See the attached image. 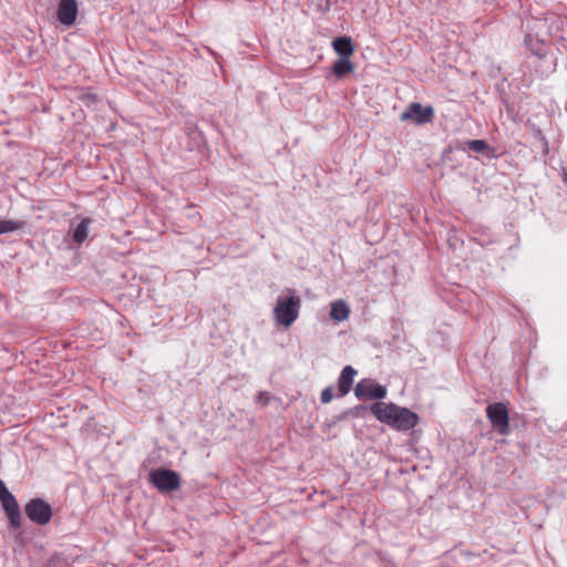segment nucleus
Wrapping results in <instances>:
<instances>
[{
  "mask_svg": "<svg viewBox=\"0 0 567 567\" xmlns=\"http://www.w3.org/2000/svg\"><path fill=\"white\" fill-rule=\"evenodd\" d=\"M91 224L90 218H84L82 221L76 226V228L73 231V239L81 244L87 238L89 234V226Z\"/></svg>",
  "mask_w": 567,
  "mask_h": 567,
  "instance_id": "13",
  "label": "nucleus"
},
{
  "mask_svg": "<svg viewBox=\"0 0 567 567\" xmlns=\"http://www.w3.org/2000/svg\"><path fill=\"white\" fill-rule=\"evenodd\" d=\"M10 494L9 489L7 488L6 484L0 480V498Z\"/></svg>",
  "mask_w": 567,
  "mask_h": 567,
  "instance_id": "20",
  "label": "nucleus"
},
{
  "mask_svg": "<svg viewBox=\"0 0 567 567\" xmlns=\"http://www.w3.org/2000/svg\"><path fill=\"white\" fill-rule=\"evenodd\" d=\"M354 393L359 399L381 400L385 398L386 389L381 384L362 380L355 385Z\"/></svg>",
  "mask_w": 567,
  "mask_h": 567,
  "instance_id": "7",
  "label": "nucleus"
},
{
  "mask_svg": "<svg viewBox=\"0 0 567 567\" xmlns=\"http://www.w3.org/2000/svg\"><path fill=\"white\" fill-rule=\"evenodd\" d=\"M27 516L39 525L50 522L52 516L51 506L41 498L31 499L25 506Z\"/></svg>",
  "mask_w": 567,
  "mask_h": 567,
  "instance_id": "6",
  "label": "nucleus"
},
{
  "mask_svg": "<svg viewBox=\"0 0 567 567\" xmlns=\"http://www.w3.org/2000/svg\"><path fill=\"white\" fill-rule=\"evenodd\" d=\"M467 146L477 153L484 152L487 148V144L483 140L468 141Z\"/></svg>",
  "mask_w": 567,
  "mask_h": 567,
  "instance_id": "16",
  "label": "nucleus"
},
{
  "mask_svg": "<svg viewBox=\"0 0 567 567\" xmlns=\"http://www.w3.org/2000/svg\"><path fill=\"white\" fill-rule=\"evenodd\" d=\"M332 70L338 78H342L346 74L351 73L354 70V66L349 58H340L334 62Z\"/></svg>",
  "mask_w": 567,
  "mask_h": 567,
  "instance_id": "12",
  "label": "nucleus"
},
{
  "mask_svg": "<svg viewBox=\"0 0 567 567\" xmlns=\"http://www.w3.org/2000/svg\"><path fill=\"white\" fill-rule=\"evenodd\" d=\"M23 227V223L19 220H0V235L13 233Z\"/></svg>",
  "mask_w": 567,
  "mask_h": 567,
  "instance_id": "14",
  "label": "nucleus"
},
{
  "mask_svg": "<svg viewBox=\"0 0 567 567\" xmlns=\"http://www.w3.org/2000/svg\"><path fill=\"white\" fill-rule=\"evenodd\" d=\"M330 318L336 322H343L350 317V308L348 303L342 300H336L330 305Z\"/></svg>",
  "mask_w": 567,
  "mask_h": 567,
  "instance_id": "10",
  "label": "nucleus"
},
{
  "mask_svg": "<svg viewBox=\"0 0 567 567\" xmlns=\"http://www.w3.org/2000/svg\"><path fill=\"white\" fill-rule=\"evenodd\" d=\"M0 501L6 514L19 511L18 502L11 493L1 497Z\"/></svg>",
  "mask_w": 567,
  "mask_h": 567,
  "instance_id": "15",
  "label": "nucleus"
},
{
  "mask_svg": "<svg viewBox=\"0 0 567 567\" xmlns=\"http://www.w3.org/2000/svg\"><path fill=\"white\" fill-rule=\"evenodd\" d=\"M486 414L493 427L502 435L509 432V417L507 406L502 403H493L486 408Z\"/></svg>",
  "mask_w": 567,
  "mask_h": 567,
  "instance_id": "4",
  "label": "nucleus"
},
{
  "mask_svg": "<svg viewBox=\"0 0 567 567\" xmlns=\"http://www.w3.org/2000/svg\"><path fill=\"white\" fill-rule=\"evenodd\" d=\"M333 398V390L331 386H327L322 390L320 400L322 403H329Z\"/></svg>",
  "mask_w": 567,
  "mask_h": 567,
  "instance_id": "17",
  "label": "nucleus"
},
{
  "mask_svg": "<svg viewBox=\"0 0 567 567\" xmlns=\"http://www.w3.org/2000/svg\"><path fill=\"white\" fill-rule=\"evenodd\" d=\"M286 292L287 295L277 298L272 317L277 326L288 329L299 317L301 299L292 289H287Z\"/></svg>",
  "mask_w": 567,
  "mask_h": 567,
  "instance_id": "2",
  "label": "nucleus"
},
{
  "mask_svg": "<svg viewBox=\"0 0 567 567\" xmlns=\"http://www.w3.org/2000/svg\"><path fill=\"white\" fill-rule=\"evenodd\" d=\"M332 45H333L334 51L338 54L342 55V58H350V55H352V53H353L352 42L347 37L337 38L333 41Z\"/></svg>",
  "mask_w": 567,
  "mask_h": 567,
  "instance_id": "11",
  "label": "nucleus"
},
{
  "mask_svg": "<svg viewBox=\"0 0 567 567\" xmlns=\"http://www.w3.org/2000/svg\"><path fill=\"white\" fill-rule=\"evenodd\" d=\"M8 518H9V522L10 524L13 526V527H19L20 524H21V515H20V511H17V512H12V513H9L7 514Z\"/></svg>",
  "mask_w": 567,
  "mask_h": 567,
  "instance_id": "18",
  "label": "nucleus"
},
{
  "mask_svg": "<svg viewBox=\"0 0 567 567\" xmlns=\"http://www.w3.org/2000/svg\"><path fill=\"white\" fill-rule=\"evenodd\" d=\"M269 394L267 392H260L256 395L255 402L261 405H267L269 402Z\"/></svg>",
  "mask_w": 567,
  "mask_h": 567,
  "instance_id": "19",
  "label": "nucleus"
},
{
  "mask_svg": "<svg viewBox=\"0 0 567 567\" xmlns=\"http://www.w3.org/2000/svg\"><path fill=\"white\" fill-rule=\"evenodd\" d=\"M434 110L432 106L423 107L419 102L411 103L406 110L400 115L402 122L412 121L422 125L432 122Z\"/></svg>",
  "mask_w": 567,
  "mask_h": 567,
  "instance_id": "5",
  "label": "nucleus"
},
{
  "mask_svg": "<svg viewBox=\"0 0 567 567\" xmlns=\"http://www.w3.org/2000/svg\"><path fill=\"white\" fill-rule=\"evenodd\" d=\"M355 374L357 371L351 365H347L342 369L338 380L340 395L343 396L350 392Z\"/></svg>",
  "mask_w": 567,
  "mask_h": 567,
  "instance_id": "9",
  "label": "nucleus"
},
{
  "mask_svg": "<svg viewBox=\"0 0 567 567\" xmlns=\"http://www.w3.org/2000/svg\"><path fill=\"white\" fill-rule=\"evenodd\" d=\"M371 412L380 422L399 431H409L419 422L417 414L394 403L377 402L371 406Z\"/></svg>",
  "mask_w": 567,
  "mask_h": 567,
  "instance_id": "1",
  "label": "nucleus"
},
{
  "mask_svg": "<svg viewBox=\"0 0 567 567\" xmlns=\"http://www.w3.org/2000/svg\"><path fill=\"white\" fill-rule=\"evenodd\" d=\"M78 17V2L76 0H60L56 18L61 24L71 27L74 24Z\"/></svg>",
  "mask_w": 567,
  "mask_h": 567,
  "instance_id": "8",
  "label": "nucleus"
},
{
  "mask_svg": "<svg viewBox=\"0 0 567 567\" xmlns=\"http://www.w3.org/2000/svg\"><path fill=\"white\" fill-rule=\"evenodd\" d=\"M150 481L161 492H171L181 485L178 473L165 468L153 470L150 473Z\"/></svg>",
  "mask_w": 567,
  "mask_h": 567,
  "instance_id": "3",
  "label": "nucleus"
}]
</instances>
